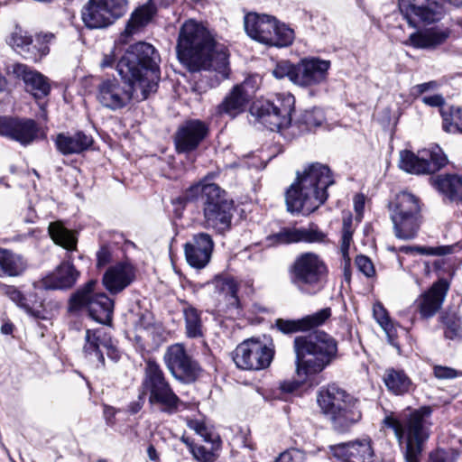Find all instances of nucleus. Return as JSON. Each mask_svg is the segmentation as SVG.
Wrapping results in <instances>:
<instances>
[{"instance_id":"obj_1","label":"nucleus","mask_w":462,"mask_h":462,"mask_svg":"<svg viewBox=\"0 0 462 462\" xmlns=\"http://www.w3.org/2000/svg\"><path fill=\"white\" fill-rule=\"evenodd\" d=\"M176 51L179 60L191 72L214 71L217 81L229 76V52L216 42L214 34L201 23L186 21L180 28Z\"/></svg>"},{"instance_id":"obj_2","label":"nucleus","mask_w":462,"mask_h":462,"mask_svg":"<svg viewBox=\"0 0 462 462\" xmlns=\"http://www.w3.org/2000/svg\"><path fill=\"white\" fill-rule=\"evenodd\" d=\"M297 380H289L281 383V390L293 393L310 375L322 372L337 357V343L324 331L308 336H298L293 341Z\"/></svg>"},{"instance_id":"obj_3","label":"nucleus","mask_w":462,"mask_h":462,"mask_svg":"<svg viewBox=\"0 0 462 462\" xmlns=\"http://www.w3.org/2000/svg\"><path fill=\"white\" fill-rule=\"evenodd\" d=\"M334 183L330 169L319 162L309 164L297 171L296 180L287 189L285 202L291 213L309 215L328 199L327 189Z\"/></svg>"},{"instance_id":"obj_4","label":"nucleus","mask_w":462,"mask_h":462,"mask_svg":"<svg viewBox=\"0 0 462 462\" xmlns=\"http://www.w3.org/2000/svg\"><path fill=\"white\" fill-rule=\"evenodd\" d=\"M431 413L430 407L423 406L398 417L391 414L383 419V425L393 430L399 443L402 445L405 442L404 457L407 462H420L422 445L430 437Z\"/></svg>"},{"instance_id":"obj_5","label":"nucleus","mask_w":462,"mask_h":462,"mask_svg":"<svg viewBox=\"0 0 462 462\" xmlns=\"http://www.w3.org/2000/svg\"><path fill=\"white\" fill-rule=\"evenodd\" d=\"M161 57L150 43L139 42L130 45L116 64L122 79H134L151 94L157 91L161 79Z\"/></svg>"},{"instance_id":"obj_6","label":"nucleus","mask_w":462,"mask_h":462,"mask_svg":"<svg viewBox=\"0 0 462 462\" xmlns=\"http://www.w3.org/2000/svg\"><path fill=\"white\" fill-rule=\"evenodd\" d=\"M141 389L138 400L129 404L131 413L135 414L141 411L145 395H148V402L152 406L158 407L164 413L173 414L179 411L181 401L172 390L162 367L154 360L149 359L145 363Z\"/></svg>"},{"instance_id":"obj_7","label":"nucleus","mask_w":462,"mask_h":462,"mask_svg":"<svg viewBox=\"0 0 462 462\" xmlns=\"http://www.w3.org/2000/svg\"><path fill=\"white\" fill-rule=\"evenodd\" d=\"M199 196L203 199L206 226L219 233L228 230L233 217V201L227 198L226 191L204 179L191 185L184 193L188 201L195 200Z\"/></svg>"},{"instance_id":"obj_8","label":"nucleus","mask_w":462,"mask_h":462,"mask_svg":"<svg viewBox=\"0 0 462 462\" xmlns=\"http://www.w3.org/2000/svg\"><path fill=\"white\" fill-rule=\"evenodd\" d=\"M317 401L322 412L329 418L333 429L339 433L348 431L362 418L358 401L335 384L321 389Z\"/></svg>"},{"instance_id":"obj_9","label":"nucleus","mask_w":462,"mask_h":462,"mask_svg":"<svg viewBox=\"0 0 462 462\" xmlns=\"http://www.w3.org/2000/svg\"><path fill=\"white\" fill-rule=\"evenodd\" d=\"M48 231L54 243L66 249L68 254L66 261L43 278V286L50 290L70 288L79 276V273L71 263L70 256V253L77 250L78 238L73 231L66 228L60 221L50 223Z\"/></svg>"},{"instance_id":"obj_10","label":"nucleus","mask_w":462,"mask_h":462,"mask_svg":"<svg viewBox=\"0 0 462 462\" xmlns=\"http://www.w3.org/2000/svg\"><path fill=\"white\" fill-rule=\"evenodd\" d=\"M291 284L302 294L312 296L323 290L328 269L323 259L308 252L296 257L289 269Z\"/></svg>"},{"instance_id":"obj_11","label":"nucleus","mask_w":462,"mask_h":462,"mask_svg":"<svg viewBox=\"0 0 462 462\" xmlns=\"http://www.w3.org/2000/svg\"><path fill=\"white\" fill-rule=\"evenodd\" d=\"M126 86L116 78L103 79L97 88L96 97L98 103L110 110L125 107L132 100L141 102L151 93L134 79H122Z\"/></svg>"},{"instance_id":"obj_12","label":"nucleus","mask_w":462,"mask_h":462,"mask_svg":"<svg viewBox=\"0 0 462 462\" xmlns=\"http://www.w3.org/2000/svg\"><path fill=\"white\" fill-rule=\"evenodd\" d=\"M97 282L90 280L73 293L69 300V310H86L94 320L109 324L113 318L114 300L105 292H97Z\"/></svg>"},{"instance_id":"obj_13","label":"nucleus","mask_w":462,"mask_h":462,"mask_svg":"<svg viewBox=\"0 0 462 462\" xmlns=\"http://www.w3.org/2000/svg\"><path fill=\"white\" fill-rule=\"evenodd\" d=\"M448 158L438 145L425 148L414 153L404 150L400 152L399 167L404 171L415 174H432L443 168Z\"/></svg>"},{"instance_id":"obj_14","label":"nucleus","mask_w":462,"mask_h":462,"mask_svg":"<svg viewBox=\"0 0 462 462\" xmlns=\"http://www.w3.org/2000/svg\"><path fill=\"white\" fill-rule=\"evenodd\" d=\"M273 357V350L257 339H246L233 352L236 365L242 370H261L268 367Z\"/></svg>"},{"instance_id":"obj_15","label":"nucleus","mask_w":462,"mask_h":462,"mask_svg":"<svg viewBox=\"0 0 462 462\" xmlns=\"http://www.w3.org/2000/svg\"><path fill=\"white\" fill-rule=\"evenodd\" d=\"M399 9L412 27L439 22L444 14L442 5L436 0H399Z\"/></svg>"},{"instance_id":"obj_16","label":"nucleus","mask_w":462,"mask_h":462,"mask_svg":"<svg viewBox=\"0 0 462 462\" xmlns=\"http://www.w3.org/2000/svg\"><path fill=\"white\" fill-rule=\"evenodd\" d=\"M164 362L171 374L185 383L194 382L200 373L199 364L188 355L182 344L170 346L164 354Z\"/></svg>"},{"instance_id":"obj_17","label":"nucleus","mask_w":462,"mask_h":462,"mask_svg":"<svg viewBox=\"0 0 462 462\" xmlns=\"http://www.w3.org/2000/svg\"><path fill=\"white\" fill-rule=\"evenodd\" d=\"M86 343L83 346L85 357L91 362H97L101 366L105 365L104 354L112 360L117 361L120 353L114 344L111 337L103 329H88L85 336Z\"/></svg>"},{"instance_id":"obj_18","label":"nucleus","mask_w":462,"mask_h":462,"mask_svg":"<svg viewBox=\"0 0 462 462\" xmlns=\"http://www.w3.org/2000/svg\"><path fill=\"white\" fill-rule=\"evenodd\" d=\"M208 134L206 123L199 119H189L183 122L174 135V144L177 152L188 153L196 150Z\"/></svg>"},{"instance_id":"obj_19","label":"nucleus","mask_w":462,"mask_h":462,"mask_svg":"<svg viewBox=\"0 0 462 462\" xmlns=\"http://www.w3.org/2000/svg\"><path fill=\"white\" fill-rule=\"evenodd\" d=\"M38 133L39 127L32 119L0 117V135L23 145L32 143L37 138Z\"/></svg>"},{"instance_id":"obj_20","label":"nucleus","mask_w":462,"mask_h":462,"mask_svg":"<svg viewBox=\"0 0 462 462\" xmlns=\"http://www.w3.org/2000/svg\"><path fill=\"white\" fill-rule=\"evenodd\" d=\"M330 451L334 457L342 462H373L374 457L369 438L330 446Z\"/></svg>"},{"instance_id":"obj_21","label":"nucleus","mask_w":462,"mask_h":462,"mask_svg":"<svg viewBox=\"0 0 462 462\" xmlns=\"http://www.w3.org/2000/svg\"><path fill=\"white\" fill-rule=\"evenodd\" d=\"M8 73L21 79L24 82L26 90L36 99H42L51 92L49 79L25 64L14 63L10 65Z\"/></svg>"},{"instance_id":"obj_22","label":"nucleus","mask_w":462,"mask_h":462,"mask_svg":"<svg viewBox=\"0 0 462 462\" xmlns=\"http://www.w3.org/2000/svg\"><path fill=\"white\" fill-rule=\"evenodd\" d=\"M135 277L136 270L130 262H119L106 269L102 283L110 294L116 295L130 286Z\"/></svg>"},{"instance_id":"obj_23","label":"nucleus","mask_w":462,"mask_h":462,"mask_svg":"<svg viewBox=\"0 0 462 462\" xmlns=\"http://www.w3.org/2000/svg\"><path fill=\"white\" fill-rule=\"evenodd\" d=\"M448 289L449 283L445 279H440L418 297L414 307L421 319H428L440 310Z\"/></svg>"},{"instance_id":"obj_24","label":"nucleus","mask_w":462,"mask_h":462,"mask_svg":"<svg viewBox=\"0 0 462 462\" xmlns=\"http://www.w3.org/2000/svg\"><path fill=\"white\" fill-rule=\"evenodd\" d=\"M213 248L214 242L210 235L195 234L184 246L187 262L194 268H204L210 261Z\"/></svg>"},{"instance_id":"obj_25","label":"nucleus","mask_w":462,"mask_h":462,"mask_svg":"<svg viewBox=\"0 0 462 462\" xmlns=\"http://www.w3.org/2000/svg\"><path fill=\"white\" fill-rule=\"evenodd\" d=\"M330 61L319 58L302 59L297 63L296 85L309 87L326 80Z\"/></svg>"},{"instance_id":"obj_26","label":"nucleus","mask_w":462,"mask_h":462,"mask_svg":"<svg viewBox=\"0 0 462 462\" xmlns=\"http://www.w3.org/2000/svg\"><path fill=\"white\" fill-rule=\"evenodd\" d=\"M325 234L315 225L309 228L285 227L278 233L269 236L267 241L270 245H288L292 243H319L325 239Z\"/></svg>"},{"instance_id":"obj_27","label":"nucleus","mask_w":462,"mask_h":462,"mask_svg":"<svg viewBox=\"0 0 462 462\" xmlns=\"http://www.w3.org/2000/svg\"><path fill=\"white\" fill-rule=\"evenodd\" d=\"M246 87V81L234 86L222 102L216 106V114L217 116H227L234 119L244 113L251 98Z\"/></svg>"},{"instance_id":"obj_28","label":"nucleus","mask_w":462,"mask_h":462,"mask_svg":"<svg viewBox=\"0 0 462 462\" xmlns=\"http://www.w3.org/2000/svg\"><path fill=\"white\" fill-rule=\"evenodd\" d=\"M155 13L156 6L152 0L135 9L132 13L125 29L116 42V50L120 45L127 44L132 36L139 33L152 21Z\"/></svg>"},{"instance_id":"obj_29","label":"nucleus","mask_w":462,"mask_h":462,"mask_svg":"<svg viewBox=\"0 0 462 462\" xmlns=\"http://www.w3.org/2000/svg\"><path fill=\"white\" fill-rule=\"evenodd\" d=\"M330 317L331 309L324 308L313 314L307 315L298 319H279L276 320L275 325L277 328L284 334L305 332L322 326Z\"/></svg>"},{"instance_id":"obj_30","label":"nucleus","mask_w":462,"mask_h":462,"mask_svg":"<svg viewBox=\"0 0 462 462\" xmlns=\"http://www.w3.org/2000/svg\"><path fill=\"white\" fill-rule=\"evenodd\" d=\"M275 26V17L267 14H248L245 16V29L252 39L268 44L272 41V32Z\"/></svg>"},{"instance_id":"obj_31","label":"nucleus","mask_w":462,"mask_h":462,"mask_svg":"<svg viewBox=\"0 0 462 462\" xmlns=\"http://www.w3.org/2000/svg\"><path fill=\"white\" fill-rule=\"evenodd\" d=\"M449 34L448 29L430 28L411 33L404 44L416 49H433L445 42Z\"/></svg>"},{"instance_id":"obj_32","label":"nucleus","mask_w":462,"mask_h":462,"mask_svg":"<svg viewBox=\"0 0 462 462\" xmlns=\"http://www.w3.org/2000/svg\"><path fill=\"white\" fill-rule=\"evenodd\" d=\"M104 0H89L82 10V20L88 28H103L112 23L116 18L105 6Z\"/></svg>"},{"instance_id":"obj_33","label":"nucleus","mask_w":462,"mask_h":462,"mask_svg":"<svg viewBox=\"0 0 462 462\" xmlns=\"http://www.w3.org/2000/svg\"><path fill=\"white\" fill-rule=\"evenodd\" d=\"M252 114L256 116L263 126L273 132L288 127L291 122V118L282 115L273 103H266L260 107H254Z\"/></svg>"},{"instance_id":"obj_34","label":"nucleus","mask_w":462,"mask_h":462,"mask_svg":"<svg viewBox=\"0 0 462 462\" xmlns=\"http://www.w3.org/2000/svg\"><path fill=\"white\" fill-rule=\"evenodd\" d=\"M433 187L450 201L462 200V177L457 174H439L430 179Z\"/></svg>"},{"instance_id":"obj_35","label":"nucleus","mask_w":462,"mask_h":462,"mask_svg":"<svg viewBox=\"0 0 462 462\" xmlns=\"http://www.w3.org/2000/svg\"><path fill=\"white\" fill-rule=\"evenodd\" d=\"M93 139L83 132H78L73 135L60 134L55 139L58 151L64 154L79 153L91 146Z\"/></svg>"},{"instance_id":"obj_36","label":"nucleus","mask_w":462,"mask_h":462,"mask_svg":"<svg viewBox=\"0 0 462 462\" xmlns=\"http://www.w3.org/2000/svg\"><path fill=\"white\" fill-rule=\"evenodd\" d=\"M390 217L396 216L420 215V202L417 197L409 192H401L389 204Z\"/></svg>"},{"instance_id":"obj_37","label":"nucleus","mask_w":462,"mask_h":462,"mask_svg":"<svg viewBox=\"0 0 462 462\" xmlns=\"http://www.w3.org/2000/svg\"><path fill=\"white\" fill-rule=\"evenodd\" d=\"M27 268V261L20 254L0 248V277L22 275Z\"/></svg>"},{"instance_id":"obj_38","label":"nucleus","mask_w":462,"mask_h":462,"mask_svg":"<svg viewBox=\"0 0 462 462\" xmlns=\"http://www.w3.org/2000/svg\"><path fill=\"white\" fill-rule=\"evenodd\" d=\"M395 236L402 240H410L417 236L420 226V215L396 216L391 217Z\"/></svg>"},{"instance_id":"obj_39","label":"nucleus","mask_w":462,"mask_h":462,"mask_svg":"<svg viewBox=\"0 0 462 462\" xmlns=\"http://www.w3.org/2000/svg\"><path fill=\"white\" fill-rule=\"evenodd\" d=\"M212 284L216 291L225 296L229 308L239 310L241 303L237 296L238 286L236 282L231 277L217 276Z\"/></svg>"},{"instance_id":"obj_40","label":"nucleus","mask_w":462,"mask_h":462,"mask_svg":"<svg viewBox=\"0 0 462 462\" xmlns=\"http://www.w3.org/2000/svg\"><path fill=\"white\" fill-rule=\"evenodd\" d=\"M383 382L386 388L396 395L404 394L411 386V381L404 371L394 368L385 370Z\"/></svg>"},{"instance_id":"obj_41","label":"nucleus","mask_w":462,"mask_h":462,"mask_svg":"<svg viewBox=\"0 0 462 462\" xmlns=\"http://www.w3.org/2000/svg\"><path fill=\"white\" fill-rule=\"evenodd\" d=\"M185 321L186 336L189 338L203 337V325L201 311L189 304H185L182 309Z\"/></svg>"},{"instance_id":"obj_42","label":"nucleus","mask_w":462,"mask_h":462,"mask_svg":"<svg viewBox=\"0 0 462 462\" xmlns=\"http://www.w3.org/2000/svg\"><path fill=\"white\" fill-rule=\"evenodd\" d=\"M294 32L284 23H280L275 19V26L272 32V41L267 45L287 47L293 42Z\"/></svg>"},{"instance_id":"obj_43","label":"nucleus","mask_w":462,"mask_h":462,"mask_svg":"<svg viewBox=\"0 0 462 462\" xmlns=\"http://www.w3.org/2000/svg\"><path fill=\"white\" fill-rule=\"evenodd\" d=\"M373 314L377 323L386 333L389 341L393 343L396 337V328L382 303L377 302L374 305Z\"/></svg>"},{"instance_id":"obj_44","label":"nucleus","mask_w":462,"mask_h":462,"mask_svg":"<svg viewBox=\"0 0 462 462\" xmlns=\"http://www.w3.org/2000/svg\"><path fill=\"white\" fill-rule=\"evenodd\" d=\"M442 127L447 133L462 134V108L450 107L449 111L441 110Z\"/></svg>"},{"instance_id":"obj_45","label":"nucleus","mask_w":462,"mask_h":462,"mask_svg":"<svg viewBox=\"0 0 462 462\" xmlns=\"http://www.w3.org/2000/svg\"><path fill=\"white\" fill-rule=\"evenodd\" d=\"M297 70V64H292L288 60H282L275 65L273 75L279 79L287 77L291 82L296 84Z\"/></svg>"},{"instance_id":"obj_46","label":"nucleus","mask_w":462,"mask_h":462,"mask_svg":"<svg viewBox=\"0 0 462 462\" xmlns=\"http://www.w3.org/2000/svg\"><path fill=\"white\" fill-rule=\"evenodd\" d=\"M274 106L285 117L291 118V113L294 108L295 99L290 93L278 94L276 97V103L273 102Z\"/></svg>"},{"instance_id":"obj_47","label":"nucleus","mask_w":462,"mask_h":462,"mask_svg":"<svg viewBox=\"0 0 462 462\" xmlns=\"http://www.w3.org/2000/svg\"><path fill=\"white\" fill-rule=\"evenodd\" d=\"M0 291L6 295L12 301L21 308H23L32 315H35L25 303V298L23 293L14 286L0 284Z\"/></svg>"},{"instance_id":"obj_48","label":"nucleus","mask_w":462,"mask_h":462,"mask_svg":"<svg viewBox=\"0 0 462 462\" xmlns=\"http://www.w3.org/2000/svg\"><path fill=\"white\" fill-rule=\"evenodd\" d=\"M406 254H419L426 255H445L451 252L449 246H437V247H427V246H403L401 249Z\"/></svg>"},{"instance_id":"obj_49","label":"nucleus","mask_w":462,"mask_h":462,"mask_svg":"<svg viewBox=\"0 0 462 462\" xmlns=\"http://www.w3.org/2000/svg\"><path fill=\"white\" fill-rule=\"evenodd\" d=\"M458 452L454 449L438 448L430 454V462H457Z\"/></svg>"},{"instance_id":"obj_50","label":"nucleus","mask_w":462,"mask_h":462,"mask_svg":"<svg viewBox=\"0 0 462 462\" xmlns=\"http://www.w3.org/2000/svg\"><path fill=\"white\" fill-rule=\"evenodd\" d=\"M32 42V37L20 28L15 29V31L11 34L8 41V43L12 47H17L22 49L26 46H29Z\"/></svg>"},{"instance_id":"obj_51","label":"nucleus","mask_w":462,"mask_h":462,"mask_svg":"<svg viewBox=\"0 0 462 462\" xmlns=\"http://www.w3.org/2000/svg\"><path fill=\"white\" fill-rule=\"evenodd\" d=\"M324 120V116L321 110L313 109L305 111L302 115V121L309 129L319 126Z\"/></svg>"},{"instance_id":"obj_52","label":"nucleus","mask_w":462,"mask_h":462,"mask_svg":"<svg viewBox=\"0 0 462 462\" xmlns=\"http://www.w3.org/2000/svg\"><path fill=\"white\" fill-rule=\"evenodd\" d=\"M105 6L109 13H111L116 19L123 15L126 10V0H104Z\"/></svg>"},{"instance_id":"obj_53","label":"nucleus","mask_w":462,"mask_h":462,"mask_svg":"<svg viewBox=\"0 0 462 462\" xmlns=\"http://www.w3.org/2000/svg\"><path fill=\"white\" fill-rule=\"evenodd\" d=\"M356 265L359 272L371 278L375 274V269L372 261L365 255H358L356 258Z\"/></svg>"},{"instance_id":"obj_54","label":"nucleus","mask_w":462,"mask_h":462,"mask_svg":"<svg viewBox=\"0 0 462 462\" xmlns=\"http://www.w3.org/2000/svg\"><path fill=\"white\" fill-rule=\"evenodd\" d=\"M191 454L196 460L200 462H214L217 457L213 450L203 446H196L195 448H192Z\"/></svg>"},{"instance_id":"obj_55","label":"nucleus","mask_w":462,"mask_h":462,"mask_svg":"<svg viewBox=\"0 0 462 462\" xmlns=\"http://www.w3.org/2000/svg\"><path fill=\"white\" fill-rule=\"evenodd\" d=\"M305 455L299 449L292 448L280 454L275 462H304Z\"/></svg>"},{"instance_id":"obj_56","label":"nucleus","mask_w":462,"mask_h":462,"mask_svg":"<svg viewBox=\"0 0 462 462\" xmlns=\"http://www.w3.org/2000/svg\"><path fill=\"white\" fill-rule=\"evenodd\" d=\"M112 262V251L110 246L103 245L97 252V267L102 268Z\"/></svg>"},{"instance_id":"obj_57","label":"nucleus","mask_w":462,"mask_h":462,"mask_svg":"<svg viewBox=\"0 0 462 462\" xmlns=\"http://www.w3.org/2000/svg\"><path fill=\"white\" fill-rule=\"evenodd\" d=\"M433 373L438 379H453L461 374V373L454 368L442 365H435Z\"/></svg>"},{"instance_id":"obj_58","label":"nucleus","mask_w":462,"mask_h":462,"mask_svg":"<svg viewBox=\"0 0 462 462\" xmlns=\"http://www.w3.org/2000/svg\"><path fill=\"white\" fill-rule=\"evenodd\" d=\"M445 337L454 339L461 335L460 325L457 321L452 320L446 323Z\"/></svg>"},{"instance_id":"obj_59","label":"nucleus","mask_w":462,"mask_h":462,"mask_svg":"<svg viewBox=\"0 0 462 462\" xmlns=\"http://www.w3.org/2000/svg\"><path fill=\"white\" fill-rule=\"evenodd\" d=\"M352 236H353V235H351V233L346 231V234H342V237H341L340 251L342 253L344 260H346V264H348V263H349L348 251H349L350 245L352 243Z\"/></svg>"},{"instance_id":"obj_60","label":"nucleus","mask_w":462,"mask_h":462,"mask_svg":"<svg viewBox=\"0 0 462 462\" xmlns=\"http://www.w3.org/2000/svg\"><path fill=\"white\" fill-rule=\"evenodd\" d=\"M188 427L190 430H193L199 436L206 439L208 430L203 421L198 420H190L188 421Z\"/></svg>"},{"instance_id":"obj_61","label":"nucleus","mask_w":462,"mask_h":462,"mask_svg":"<svg viewBox=\"0 0 462 462\" xmlns=\"http://www.w3.org/2000/svg\"><path fill=\"white\" fill-rule=\"evenodd\" d=\"M422 102L432 107H440L445 100L441 95L426 96L421 98Z\"/></svg>"},{"instance_id":"obj_62","label":"nucleus","mask_w":462,"mask_h":462,"mask_svg":"<svg viewBox=\"0 0 462 462\" xmlns=\"http://www.w3.org/2000/svg\"><path fill=\"white\" fill-rule=\"evenodd\" d=\"M438 87V83L434 80L432 81H429V82H425V83H422V84H418L416 86H414L412 88V93L414 95H421L423 94L424 92L426 91H429L430 89H434Z\"/></svg>"},{"instance_id":"obj_63","label":"nucleus","mask_w":462,"mask_h":462,"mask_svg":"<svg viewBox=\"0 0 462 462\" xmlns=\"http://www.w3.org/2000/svg\"><path fill=\"white\" fill-rule=\"evenodd\" d=\"M354 208L358 216H361L365 208V197L362 194H356L354 198Z\"/></svg>"},{"instance_id":"obj_64","label":"nucleus","mask_w":462,"mask_h":462,"mask_svg":"<svg viewBox=\"0 0 462 462\" xmlns=\"http://www.w3.org/2000/svg\"><path fill=\"white\" fill-rule=\"evenodd\" d=\"M147 455H148V457L152 461L159 462V460H160L159 454L153 445H150L147 448Z\"/></svg>"}]
</instances>
